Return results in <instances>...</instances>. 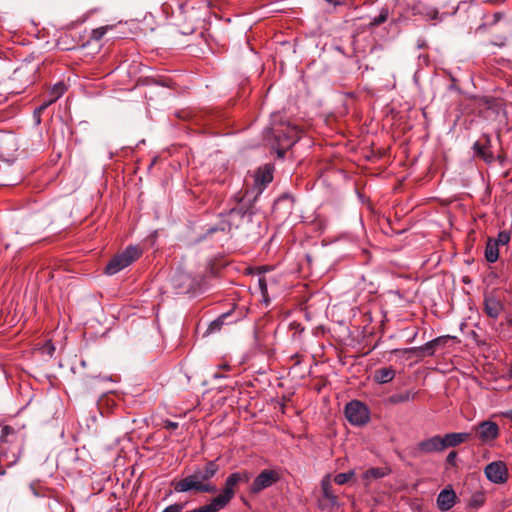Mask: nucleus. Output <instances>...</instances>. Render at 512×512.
Wrapping results in <instances>:
<instances>
[{"mask_svg":"<svg viewBox=\"0 0 512 512\" xmlns=\"http://www.w3.org/2000/svg\"><path fill=\"white\" fill-rule=\"evenodd\" d=\"M16 437L17 436L15 433V430L11 426H4L1 429L0 441L2 443L13 442L14 438H16Z\"/></svg>","mask_w":512,"mask_h":512,"instance_id":"nucleus-27","label":"nucleus"},{"mask_svg":"<svg viewBox=\"0 0 512 512\" xmlns=\"http://www.w3.org/2000/svg\"><path fill=\"white\" fill-rule=\"evenodd\" d=\"M219 230L224 231L225 230V226H212V227L208 228L207 232H206V236L207 235H211V234H213V233H215V232H217Z\"/></svg>","mask_w":512,"mask_h":512,"instance_id":"nucleus-41","label":"nucleus"},{"mask_svg":"<svg viewBox=\"0 0 512 512\" xmlns=\"http://www.w3.org/2000/svg\"><path fill=\"white\" fill-rule=\"evenodd\" d=\"M279 480V474L275 470H263L259 475L254 479L250 492L252 494H258L262 490L272 486Z\"/></svg>","mask_w":512,"mask_h":512,"instance_id":"nucleus-10","label":"nucleus"},{"mask_svg":"<svg viewBox=\"0 0 512 512\" xmlns=\"http://www.w3.org/2000/svg\"><path fill=\"white\" fill-rule=\"evenodd\" d=\"M510 239H511V234L509 231H500L497 235V238L496 239H493V242L497 243L498 246L502 245H507L509 242H510Z\"/></svg>","mask_w":512,"mask_h":512,"instance_id":"nucleus-32","label":"nucleus"},{"mask_svg":"<svg viewBox=\"0 0 512 512\" xmlns=\"http://www.w3.org/2000/svg\"><path fill=\"white\" fill-rule=\"evenodd\" d=\"M164 427L168 430H175L178 428V423L177 422H173V421H170V420H166L164 422Z\"/></svg>","mask_w":512,"mask_h":512,"instance_id":"nucleus-40","label":"nucleus"},{"mask_svg":"<svg viewBox=\"0 0 512 512\" xmlns=\"http://www.w3.org/2000/svg\"><path fill=\"white\" fill-rule=\"evenodd\" d=\"M396 375L395 370L389 366V367H383L380 369H377L374 372L373 379L375 382L379 384H386L391 382Z\"/></svg>","mask_w":512,"mask_h":512,"instance_id":"nucleus-19","label":"nucleus"},{"mask_svg":"<svg viewBox=\"0 0 512 512\" xmlns=\"http://www.w3.org/2000/svg\"><path fill=\"white\" fill-rule=\"evenodd\" d=\"M171 283L177 294H186L195 291L201 284L198 276L177 269L171 277Z\"/></svg>","mask_w":512,"mask_h":512,"instance_id":"nucleus-5","label":"nucleus"},{"mask_svg":"<svg viewBox=\"0 0 512 512\" xmlns=\"http://www.w3.org/2000/svg\"><path fill=\"white\" fill-rule=\"evenodd\" d=\"M235 205L227 213V224L229 229L240 228L252 221L254 211V200L250 196L249 190L244 194H237L233 198Z\"/></svg>","mask_w":512,"mask_h":512,"instance_id":"nucleus-2","label":"nucleus"},{"mask_svg":"<svg viewBox=\"0 0 512 512\" xmlns=\"http://www.w3.org/2000/svg\"><path fill=\"white\" fill-rule=\"evenodd\" d=\"M219 369H224V370H230L231 369V366L229 364H221L218 366Z\"/></svg>","mask_w":512,"mask_h":512,"instance_id":"nucleus-45","label":"nucleus"},{"mask_svg":"<svg viewBox=\"0 0 512 512\" xmlns=\"http://www.w3.org/2000/svg\"><path fill=\"white\" fill-rule=\"evenodd\" d=\"M457 455L456 451L449 452L446 457V463L451 466H456Z\"/></svg>","mask_w":512,"mask_h":512,"instance_id":"nucleus-35","label":"nucleus"},{"mask_svg":"<svg viewBox=\"0 0 512 512\" xmlns=\"http://www.w3.org/2000/svg\"><path fill=\"white\" fill-rule=\"evenodd\" d=\"M447 340L448 336H440L431 341H428L422 346L412 347L410 352L416 354L417 356H433L440 346H444L447 343Z\"/></svg>","mask_w":512,"mask_h":512,"instance_id":"nucleus-11","label":"nucleus"},{"mask_svg":"<svg viewBox=\"0 0 512 512\" xmlns=\"http://www.w3.org/2000/svg\"><path fill=\"white\" fill-rule=\"evenodd\" d=\"M53 102L49 99L45 102H43L39 107H37L35 110H37L38 113H43Z\"/></svg>","mask_w":512,"mask_h":512,"instance_id":"nucleus-39","label":"nucleus"},{"mask_svg":"<svg viewBox=\"0 0 512 512\" xmlns=\"http://www.w3.org/2000/svg\"><path fill=\"white\" fill-rule=\"evenodd\" d=\"M250 479L251 473L248 471L231 473L225 481L224 489L221 494L231 501L235 496L236 487L240 484L248 483Z\"/></svg>","mask_w":512,"mask_h":512,"instance_id":"nucleus-8","label":"nucleus"},{"mask_svg":"<svg viewBox=\"0 0 512 512\" xmlns=\"http://www.w3.org/2000/svg\"><path fill=\"white\" fill-rule=\"evenodd\" d=\"M415 397H416V393L411 392V391H405L403 393H397V394L391 395L388 400L391 404H399V403L408 402L410 400H414Z\"/></svg>","mask_w":512,"mask_h":512,"instance_id":"nucleus-25","label":"nucleus"},{"mask_svg":"<svg viewBox=\"0 0 512 512\" xmlns=\"http://www.w3.org/2000/svg\"><path fill=\"white\" fill-rule=\"evenodd\" d=\"M438 11L437 10H431L427 16L430 18V19H437L438 18Z\"/></svg>","mask_w":512,"mask_h":512,"instance_id":"nucleus-43","label":"nucleus"},{"mask_svg":"<svg viewBox=\"0 0 512 512\" xmlns=\"http://www.w3.org/2000/svg\"><path fill=\"white\" fill-rule=\"evenodd\" d=\"M268 133L274 139L272 147L276 149L278 157L281 158H283L286 151L300 139V131L298 128L290 125H280L271 128Z\"/></svg>","mask_w":512,"mask_h":512,"instance_id":"nucleus-3","label":"nucleus"},{"mask_svg":"<svg viewBox=\"0 0 512 512\" xmlns=\"http://www.w3.org/2000/svg\"><path fill=\"white\" fill-rule=\"evenodd\" d=\"M387 474H388V472L386 469L379 468V467H373V468L366 470L363 473L362 478L364 481H366V484H368L371 479H380V478L385 477Z\"/></svg>","mask_w":512,"mask_h":512,"instance_id":"nucleus-24","label":"nucleus"},{"mask_svg":"<svg viewBox=\"0 0 512 512\" xmlns=\"http://www.w3.org/2000/svg\"><path fill=\"white\" fill-rule=\"evenodd\" d=\"M484 474L490 482L503 484L508 479V468L503 461H494L485 467Z\"/></svg>","mask_w":512,"mask_h":512,"instance_id":"nucleus-9","label":"nucleus"},{"mask_svg":"<svg viewBox=\"0 0 512 512\" xmlns=\"http://www.w3.org/2000/svg\"><path fill=\"white\" fill-rule=\"evenodd\" d=\"M471 438V433L468 432H452L443 436L445 449L450 447H457Z\"/></svg>","mask_w":512,"mask_h":512,"instance_id":"nucleus-16","label":"nucleus"},{"mask_svg":"<svg viewBox=\"0 0 512 512\" xmlns=\"http://www.w3.org/2000/svg\"><path fill=\"white\" fill-rule=\"evenodd\" d=\"M326 1L333 4L334 6L352 5L351 0H326Z\"/></svg>","mask_w":512,"mask_h":512,"instance_id":"nucleus-38","label":"nucleus"},{"mask_svg":"<svg viewBox=\"0 0 512 512\" xmlns=\"http://www.w3.org/2000/svg\"><path fill=\"white\" fill-rule=\"evenodd\" d=\"M142 254V250L137 246H128L122 253L115 255L106 265L105 273L114 275L132 264Z\"/></svg>","mask_w":512,"mask_h":512,"instance_id":"nucleus-4","label":"nucleus"},{"mask_svg":"<svg viewBox=\"0 0 512 512\" xmlns=\"http://www.w3.org/2000/svg\"><path fill=\"white\" fill-rule=\"evenodd\" d=\"M230 501L226 499L221 493L214 497L207 505L202 506L205 512H218L225 508Z\"/></svg>","mask_w":512,"mask_h":512,"instance_id":"nucleus-20","label":"nucleus"},{"mask_svg":"<svg viewBox=\"0 0 512 512\" xmlns=\"http://www.w3.org/2000/svg\"><path fill=\"white\" fill-rule=\"evenodd\" d=\"M503 416L512 420V410L506 411L505 413H503Z\"/></svg>","mask_w":512,"mask_h":512,"instance_id":"nucleus-46","label":"nucleus"},{"mask_svg":"<svg viewBox=\"0 0 512 512\" xmlns=\"http://www.w3.org/2000/svg\"><path fill=\"white\" fill-rule=\"evenodd\" d=\"M213 377H214L215 379H218V378H224L225 376H224V375H222V374H220V373H218V372H216V373H214Z\"/></svg>","mask_w":512,"mask_h":512,"instance_id":"nucleus-47","label":"nucleus"},{"mask_svg":"<svg viewBox=\"0 0 512 512\" xmlns=\"http://www.w3.org/2000/svg\"><path fill=\"white\" fill-rule=\"evenodd\" d=\"M184 507H185L184 503H176V504L169 505L162 512H182Z\"/></svg>","mask_w":512,"mask_h":512,"instance_id":"nucleus-33","label":"nucleus"},{"mask_svg":"<svg viewBox=\"0 0 512 512\" xmlns=\"http://www.w3.org/2000/svg\"><path fill=\"white\" fill-rule=\"evenodd\" d=\"M230 501L226 499L221 493L214 497L207 505L202 506L205 512H218L225 508Z\"/></svg>","mask_w":512,"mask_h":512,"instance_id":"nucleus-21","label":"nucleus"},{"mask_svg":"<svg viewBox=\"0 0 512 512\" xmlns=\"http://www.w3.org/2000/svg\"><path fill=\"white\" fill-rule=\"evenodd\" d=\"M65 91L66 85L63 82H58L49 91V99L54 103L64 94Z\"/></svg>","mask_w":512,"mask_h":512,"instance_id":"nucleus-26","label":"nucleus"},{"mask_svg":"<svg viewBox=\"0 0 512 512\" xmlns=\"http://www.w3.org/2000/svg\"><path fill=\"white\" fill-rule=\"evenodd\" d=\"M485 258L490 263L496 262L499 258V246L497 243L493 242V239H489L487 241L485 247Z\"/></svg>","mask_w":512,"mask_h":512,"instance_id":"nucleus-23","label":"nucleus"},{"mask_svg":"<svg viewBox=\"0 0 512 512\" xmlns=\"http://www.w3.org/2000/svg\"><path fill=\"white\" fill-rule=\"evenodd\" d=\"M258 285L262 295L265 296L267 294V283L265 278H259Z\"/></svg>","mask_w":512,"mask_h":512,"instance_id":"nucleus-37","label":"nucleus"},{"mask_svg":"<svg viewBox=\"0 0 512 512\" xmlns=\"http://www.w3.org/2000/svg\"><path fill=\"white\" fill-rule=\"evenodd\" d=\"M345 416L355 426L366 424L370 418L368 408L358 400H353L345 406Z\"/></svg>","mask_w":512,"mask_h":512,"instance_id":"nucleus-6","label":"nucleus"},{"mask_svg":"<svg viewBox=\"0 0 512 512\" xmlns=\"http://www.w3.org/2000/svg\"><path fill=\"white\" fill-rule=\"evenodd\" d=\"M417 449L425 454L441 452L445 450L443 436L434 435L430 438L424 439L418 443Z\"/></svg>","mask_w":512,"mask_h":512,"instance_id":"nucleus-13","label":"nucleus"},{"mask_svg":"<svg viewBox=\"0 0 512 512\" xmlns=\"http://www.w3.org/2000/svg\"><path fill=\"white\" fill-rule=\"evenodd\" d=\"M506 38L499 37L491 42L492 45L503 47L505 45Z\"/></svg>","mask_w":512,"mask_h":512,"instance_id":"nucleus-42","label":"nucleus"},{"mask_svg":"<svg viewBox=\"0 0 512 512\" xmlns=\"http://www.w3.org/2000/svg\"><path fill=\"white\" fill-rule=\"evenodd\" d=\"M472 430L476 433V438L482 444H491L500 435L498 424L491 420H484L477 425L472 426Z\"/></svg>","mask_w":512,"mask_h":512,"instance_id":"nucleus-7","label":"nucleus"},{"mask_svg":"<svg viewBox=\"0 0 512 512\" xmlns=\"http://www.w3.org/2000/svg\"><path fill=\"white\" fill-rule=\"evenodd\" d=\"M21 452H22L21 445L17 446L16 449L14 451H12L11 453L2 452L1 456H0V462L3 463L4 465H6L7 467L13 466L18 462Z\"/></svg>","mask_w":512,"mask_h":512,"instance_id":"nucleus-22","label":"nucleus"},{"mask_svg":"<svg viewBox=\"0 0 512 512\" xmlns=\"http://www.w3.org/2000/svg\"><path fill=\"white\" fill-rule=\"evenodd\" d=\"M219 471V465L216 461H208L203 467L196 468L192 474H189L174 483V490L178 493L198 492V493H215L217 487L209 481Z\"/></svg>","mask_w":512,"mask_h":512,"instance_id":"nucleus-1","label":"nucleus"},{"mask_svg":"<svg viewBox=\"0 0 512 512\" xmlns=\"http://www.w3.org/2000/svg\"><path fill=\"white\" fill-rule=\"evenodd\" d=\"M474 151L477 156L483 158L486 162H491L493 160V156L491 153H487L484 146H482L479 142L474 143Z\"/></svg>","mask_w":512,"mask_h":512,"instance_id":"nucleus-31","label":"nucleus"},{"mask_svg":"<svg viewBox=\"0 0 512 512\" xmlns=\"http://www.w3.org/2000/svg\"><path fill=\"white\" fill-rule=\"evenodd\" d=\"M29 490L35 497L52 498L53 490L45 486L40 480H33Z\"/></svg>","mask_w":512,"mask_h":512,"instance_id":"nucleus-18","label":"nucleus"},{"mask_svg":"<svg viewBox=\"0 0 512 512\" xmlns=\"http://www.w3.org/2000/svg\"><path fill=\"white\" fill-rule=\"evenodd\" d=\"M49 499V502H48V508L52 511V512H57L56 511V507L60 505L59 501L54 497V493L52 494V498H48Z\"/></svg>","mask_w":512,"mask_h":512,"instance_id":"nucleus-36","label":"nucleus"},{"mask_svg":"<svg viewBox=\"0 0 512 512\" xmlns=\"http://www.w3.org/2000/svg\"><path fill=\"white\" fill-rule=\"evenodd\" d=\"M33 117L35 119L36 124H40V122H41V113H38L37 110H34Z\"/></svg>","mask_w":512,"mask_h":512,"instance_id":"nucleus-44","label":"nucleus"},{"mask_svg":"<svg viewBox=\"0 0 512 512\" xmlns=\"http://www.w3.org/2000/svg\"><path fill=\"white\" fill-rule=\"evenodd\" d=\"M272 179V172L269 169L258 170L254 179V188L252 191H249L250 196L254 201H256L258 195L262 193Z\"/></svg>","mask_w":512,"mask_h":512,"instance_id":"nucleus-12","label":"nucleus"},{"mask_svg":"<svg viewBox=\"0 0 512 512\" xmlns=\"http://www.w3.org/2000/svg\"><path fill=\"white\" fill-rule=\"evenodd\" d=\"M456 494L451 487L443 489L437 497V506L441 511L450 510L456 503Z\"/></svg>","mask_w":512,"mask_h":512,"instance_id":"nucleus-14","label":"nucleus"},{"mask_svg":"<svg viewBox=\"0 0 512 512\" xmlns=\"http://www.w3.org/2000/svg\"><path fill=\"white\" fill-rule=\"evenodd\" d=\"M389 16V11L387 8H382L379 15L374 17L373 20L370 22L369 26L371 28L376 27L384 22L387 21Z\"/></svg>","mask_w":512,"mask_h":512,"instance_id":"nucleus-30","label":"nucleus"},{"mask_svg":"<svg viewBox=\"0 0 512 512\" xmlns=\"http://www.w3.org/2000/svg\"><path fill=\"white\" fill-rule=\"evenodd\" d=\"M424 47V42H420L418 43V48H423Z\"/></svg>","mask_w":512,"mask_h":512,"instance_id":"nucleus-48","label":"nucleus"},{"mask_svg":"<svg viewBox=\"0 0 512 512\" xmlns=\"http://www.w3.org/2000/svg\"><path fill=\"white\" fill-rule=\"evenodd\" d=\"M484 310L489 317L496 319L501 314L503 305L495 296L487 295L484 298Z\"/></svg>","mask_w":512,"mask_h":512,"instance_id":"nucleus-15","label":"nucleus"},{"mask_svg":"<svg viewBox=\"0 0 512 512\" xmlns=\"http://www.w3.org/2000/svg\"><path fill=\"white\" fill-rule=\"evenodd\" d=\"M105 33H106L105 27H100V28L94 29L92 31V39L98 41L104 36Z\"/></svg>","mask_w":512,"mask_h":512,"instance_id":"nucleus-34","label":"nucleus"},{"mask_svg":"<svg viewBox=\"0 0 512 512\" xmlns=\"http://www.w3.org/2000/svg\"><path fill=\"white\" fill-rule=\"evenodd\" d=\"M355 476L354 470H349L344 473H339L334 477V482L338 485H344L352 480Z\"/></svg>","mask_w":512,"mask_h":512,"instance_id":"nucleus-28","label":"nucleus"},{"mask_svg":"<svg viewBox=\"0 0 512 512\" xmlns=\"http://www.w3.org/2000/svg\"><path fill=\"white\" fill-rule=\"evenodd\" d=\"M227 316H228V314L224 313V314L220 315L217 319L212 321L208 326L207 333L210 334V333L219 331L221 329L222 325L224 324V321L227 318Z\"/></svg>","mask_w":512,"mask_h":512,"instance_id":"nucleus-29","label":"nucleus"},{"mask_svg":"<svg viewBox=\"0 0 512 512\" xmlns=\"http://www.w3.org/2000/svg\"><path fill=\"white\" fill-rule=\"evenodd\" d=\"M321 489L323 497L325 500H327L329 505H338V497L333 492L330 474L325 475L321 480Z\"/></svg>","mask_w":512,"mask_h":512,"instance_id":"nucleus-17","label":"nucleus"}]
</instances>
